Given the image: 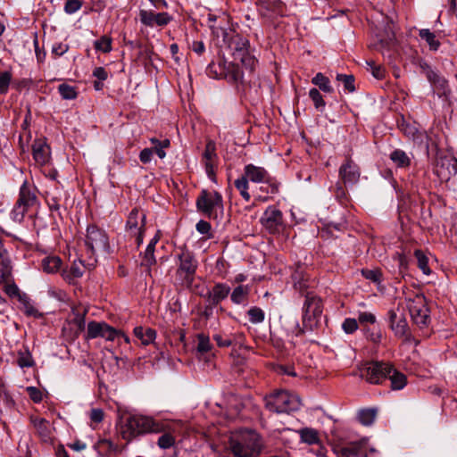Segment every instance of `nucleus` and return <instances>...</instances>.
I'll return each instance as SVG.
<instances>
[{
	"instance_id": "nucleus-1",
	"label": "nucleus",
	"mask_w": 457,
	"mask_h": 457,
	"mask_svg": "<svg viewBox=\"0 0 457 457\" xmlns=\"http://www.w3.org/2000/svg\"><path fill=\"white\" fill-rule=\"evenodd\" d=\"M167 423L152 416L135 414L128 417L120 428L123 439L130 441L133 438L146 434H160L167 428Z\"/></svg>"
},
{
	"instance_id": "nucleus-2",
	"label": "nucleus",
	"mask_w": 457,
	"mask_h": 457,
	"mask_svg": "<svg viewBox=\"0 0 457 457\" xmlns=\"http://www.w3.org/2000/svg\"><path fill=\"white\" fill-rule=\"evenodd\" d=\"M226 447L235 457H254L259 453L262 443L256 432L243 430L232 434Z\"/></svg>"
},
{
	"instance_id": "nucleus-3",
	"label": "nucleus",
	"mask_w": 457,
	"mask_h": 457,
	"mask_svg": "<svg viewBox=\"0 0 457 457\" xmlns=\"http://www.w3.org/2000/svg\"><path fill=\"white\" fill-rule=\"evenodd\" d=\"M266 408L276 413H289L299 410L301 400L298 395L286 390L276 391L265 397Z\"/></svg>"
},
{
	"instance_id": "nucleus-4",
	"label": "nucleus",
	"mask_w": 457,
	"mask_h": 457,
	"mask_svg": "<svg viewBox=\"0 0 457 457\" xmlns=\"http://www.w3.org/2000/svg\"><path fill=\"white\" fill-rule=\"evenodd\" d=\"M198 212L210 219H217L224 211L223 199L217 191L204 189L196 199Z\"/></svg>"
},
{
	"instance_id": "nucleus-5",
	"label": "nucleus",
	"mask_w": 457,
	"mask_h": 457,
	"mask_svg": "<svg viewBox=\"0 0 457 457\" xmlns=\"http://www.w3.org/2000/svg\"><path fill=\"white\" fill-rule=\"evenodd\" d=\"M197 266L198 263L194 255L188 251H183L179 255L176 283L182 287L189 288L194 282Z\"/></svg>"
},
{
	"instance_id": "nucleus-6",
	"label": "nucleus",
	"mask_w": 457,
	"mask_h": 457,
	"mask_svg": "<svg viewBox=\"0 0 457 457\" xmlns=\"http://www.w3.org/2000/svg\"><path fill=\"white\" fill-rule=\"evenodd\" d=\"M322 309L323 305L321 299L312 293H307L303 307V328H299L296 335L303 333L304 329L312 330L317 326L318 319L322 314Z\"/></svg>"
},
{
	"instance_id": "nucleus-7",
	"label": "nucleus",
	"mask_w": 457,
	"mask_h": 457,
	"mask_svg": "<svg viewBox=\"0 0 457 457\" xmlns=\"http://www.w3.org/2000/svg\"><path fill=\"white\" fill-rule=\"evenodd\" d=\"M412 321L420 328L427 327L430 322L429 310L427 305L426 298L421 295H417L409 299L407 303Z\"/></svg>"
},
{
	"instance_id": "nucleus-8",
	"label": "nucleus",
	"mask_w": 457,
	"mask_h": 457,
	"mask_svg": "<svg viewBox=\"0 0 457 457\" xmlns=\"http://www.w3.org/2000/svg\"><path fill=\"white\" fill-rule=\"evenodd\" d=\"M85 245L92 255L109 249V238L104 230L96 225H89L87 228Z\"/></svg>"
},
{
	"instance_id": "nucleus-9",
	"label": "nucleus",
	"mask_w": 457,
	"mask_h": 457,
	"mask_svg": "<svg viewBox=\"0 0 457 457\" xmlns=\"http://www.w3.org/2000/svg\"><path fill=\"white\" fill-rule=\"evenodd\" d=\"M391 366L386 362H370L361 370V376L370 384H380L387 378Z\"/></svg>"
},
{
	"instance_id": "nucleus-10",
	"label": "nucleus",
	"mask_w": 457,
	"mask_h": 457,
	"mask_svg": "<svg viewBox=\"0 0 457 457\" xmlns=\"http://www.w3.org/2000/svg\"><path fill=\"white\" fill-rule=\"evenodd\" d=\"M368 440L363 438L360 441L350 442L344 445H338L336 452L339 457H372L377 451L370 448L369 453H365Z\"/></svg>"
},
{
	"instance_id": "nucleus-11",
	"label": "nucleus",
	"mask_w": 457,
	"mask_h": 457,
	"mask_svg": "<svg viewBox=\"0 0 457 457\" xmlns=\"http://www.w3.org/2000/svg\"><path fill=\"white\" fill-rule=\"evenodd\" d=\"M145 222V215L137 209H133L127 220V230L132 236L136 237V241L139 245L143 242V231Z\"/></svg>"
},
{
	"instance_id": "nucleus-12",
	"label": "nucleus",
	"mask_w": 457,
	"mask_h": 457,
	"mask_svg": "<svg viewBox=\"0 0 457 457\" xmlns=\"http://www.w3.org/2000/svg\"><path fill=\"white\" fill-rule=\"evenodd\" d=\"M261 220L270 233H279L283 228L282 212L273 206L266 209Z\"/></svg>"
},
{
	"instance_id": "nucleus-13",
	"label": "nucleus",
	"mask_w": 457,
	"mask_h": 457,
	"mask_svg": "<svg viewBox=\"0 0 457 457\" xmlns=\"http://www.w3.org/2000/svg\"><path fill=\"white\" fill-rule=\"evenodd\" d=\"M217 160L216 144L213 140H208L203 153V162L208 178L213 182H216Z\"/></svg>"
},
{
	"instance_id": "nucleus-14",
	"label": "nucleus",
	"mask_w": 457,
	"mask_h": 457,
	"mask_svg": "<svg viewBox=\"0 0 457 457\" xmlns=\"http://www.w3.org/2000/svg\"><path fill=\"white\" fill-rule=\"evenodd\" d=\"M162 421L167 423V428L160 432L162 435L158 438L157 445L162 449H169L175 444V434L177 433L180 423L179 421H171L167 420H162Z\"/></svg>"
},
{
	"instance_id": "nucleus-15",
	"label": "nucleus",
	"mask_w": 457,
	"mask_h": 457,
	"mask_svg": "<svg viewBox=\"0 0 457 457\" xmlns=\"http://www.w3.org/2000/svg\"><path fill=\"white\" fill-rule=\"evenodd\" d=\"M140 21L148 27L165 26L171 18L167 12H154L152 11L141 10L139 12Z\"/></svg>"
},
{
	"instance_id": "nucleus-16",
	"label": "nucleus",
	"mask_w": 457,
	"mask_h": 457,
	"mask_svg": "<svg viewBox=\"0 0 457 457\" xmlns=\"http://www.w3.org/2000/svg\"><path fill=\"white\" fill-rule=\"evenodd\" d=\"M32 155L38 165L43 166L49 162L51 156L50 147L45 138L34 140L32 144Z\"/></svg>"
},
{
	"instance_id": "nucleus-17",
	"label": "nucleus",
	"mask_w": 457,
	"mask_h": 457,
	"mask_svg": "<svg viewBox=\"0 0 457 457\" xmlns=\"http://www.w3.org/2000/svg\"><path fill=\"white\" fill-rule=\"evenodd\" d=\"M436 172L442 179H449L451 175L457 173V159L447 156L440 157L436 162Z\"/></svg>"
},
{
	"instance_id": "nucleus-18",
	"label": "nucleus",
	"mask_w": 457,
	"mask_h": 457,
	"mask_svg": "<svg viewBox=\"0 0 457 457\" xmlns=\"http://www.w3.org/2000/svg\"><path fill=\"white\" fill-rule=\"evenodd\" d=\"M339 176L343 182L346 184H355L360 179V170L358 166L351 160H347L339 169Z\"/></svg>"
},
{
	"instance_id": "nucleus-19",
	"label": "nucleus",
	"mask_w": 457,
	"mask_h": 457,
	"mask_svg": "<svg viewBox=\"0 0 457 457\" xmlns=\"http://www.w3.org/2000/svg\"><path fill=\"white\" fill-rule=\"evenodd\" d=\"M247 180L253 183H264L269 182L270 175L268 171L259 166L253 164H247L244 168V175Z\"/></svg>"
},
{
	"instance_id": "nucleus-20",
	"label": "nucleus",
	"mask_w": 457,
	"mask_h": 457,
	"mask_svg": "<svg viewBox=\"0 0 457 457\" xmlns=\"http://www.w3.org/2000/svg\"><path fill=\"white\" fill-rule=\"evenodd\" d=\"M390 328L397 337H403L408 330V323L403 313L391 310L389 312Z\"/></svg>"
},
{
	"instance_id": "nucleus-21",
	"label": "nucleus",
	"mask_w": 457,
	"mask_h": 457,
	"mask_svg": "<svg viewBox=\"0 0 457 457\" xmlns=\"http://www.w3.org/2000/svg\"><path fill=\"white\" fill-rule=\"evenodd\" d=\"M230 292V287L224 283H217L207 293V299L212 305H217L219 303L226 299Z\"/></svg>"
},
{
	"instance_id": "nucleus-22",
	"label": "nucleus",
	"mask_w": 457,
	"mask_h": 457,
	"mask_svg": "<svg viewBox=\"0 0 457 457\" xmlns=\"http://www.w3.org/2000/svg\"><path fill=\"white\" fill-rule=\"evenodd\" d=\"M427 78L429 80V82L433 85L434 89L438 96H446L450 93L448 81L445 78L439 76V74H437L434 71L429 70L427 72Z\"/></svg>"
},
{
	"instance_id": "nucleus-23",
	"label": "nucleus",
	"mask_w": 457,
	"mask_h": 457,
	"mask_svg": "<svg viewBox=\"0 0 457 457\" xmlns=\"http://www.w3.org/2000/svg\"><path fill=\"white\" fill-rule=\"evenodd\" d=\"M17 202L22 204L23 206L27 207L28 209H30L37 205V197L35 194V189L32 187L29 186L27 182H25L21 186L20 189L19 199Z\"/></svg>"
},
{
	"instance_id": "nucleus-24",
	"label": "nucleus",
	"mask_w": 457,
	"mask_h": 457,
	"mask_svg": "<svg viewBox=\"0 0 457 457\" xmlns=\"http://www.w3.org/2000/svg\"><path fill=\"white\" fill-rule=\"evenodd\" d=\"M249 42L247 39L237 35L231 38L229 47L232 50L234 60H237L240 56L248 52Z\"/></svg>"
},
{
	"instance_id": "nucleus-25",
	"label": "nucleus",
	"mask_w": 457,
	"mask_h": 457,
	"mask_svg": "<svg viewBox=\"0 0 457 457\" xmlns=\"http://www.w3.org/2000/svg\"><path fill=\"white\" fill-rule=\"evenodd\" d=\"M62 259L57 255H46L41 260V269L44 272L52 274L61 270Z\"/></svg>"
},
{
	"instance_id": "nucleus-26",
	"label": "nucleus",
	"mask_w": 457,
	"mask_h": 457,
	"mask_svg": "<svg viewBox=\"0 0 457 457\" xmlns=\"http://www.w3.org/2000/svg\"><path fill=\"white\" fill-rule=\"evenodd\" d=\"M224 75L227 79L232 82H242L244 73L238 64L234 62L224 63Z\"/></svg>"
},
{
	"instance_id": "nucleus-27",
	"label": "nucleus",
	"mask_w": 457,
	"mask_h": 457,
	"mask_svg": "<svg viewBox=\"0 0 457 457\" xmlns=\"http://www.w3.org/2000/svg\"><path fill=\"white\" fill-rule=\"evenodd\" d=\"M12 275L11 261L6 250L0 245V279L7 280Z\"/></svg>"
},
{
	"instance_id": "nucleus-28",
	"label": "nucleus",
	"mask_w": 457,
	"mask_h": 457,
	"mask_svg": "<svg viewBox=\"0 0 457 457\" xmlns=\"http://www.w3.org/2000/svg\"><path fill=\"white\" fill-rule=\"evenodd\" d=\"M387 378L391 381L393 390H401L407 384L406 376L396 370L393 366H391Z\"/></svg>"
},
{
	"instance_id": "nucleus-29",
	"label": "nucleus",
	"mask_w": 457,
	"mask_h": 457,
	"mask_svg": "<svg viewBox=\"0 0 457 457\" xmlns=\"http://www.w3.org/2000/svg\"><path fill=\"white\" fill-rule=\"evenodd\" d=\"M134 335L137 337L143 345H150L156 337V332L154 329L144 327H136L134 328Z\"/></svg>"
},
{
	"instance_id": "nucleus-30",
	"label": "nucleus",
	"mask_w": 457,
	"mask_h": 457,
	"mask_svg": "<svg viewBox=\"0 0 457 457\" xmlns=\"http://www.w3.org/2000/svg\"><path fill=\"white\" fill-rule=\"evenodd\" d=\"M31 422L35 428L37 429L39 436L44 440H47L50 436L49 422L46 420L39 417H32Z\"/></svg>"
},
{
	"instance_id": "nucleus-31",
	"label": "nucleus",
	"mask_w": 457,
	"mask_h": 457,
	"mask_svg": "<svg viewBox=\"0 0 457 457\" xmlns=\"http://www.w3.org/2000/svg\"><path fill=\"white\" fill-rule=\"evenodd\" d=\"M84 273L83 264L81 262H74L69 270H62V278L71 282L73 279L80 278Z\"/></svg>"
},
{
	"instance_id": "nucleus-32",
	"label": "nucleus",
	"mask_w": 457,
	"mask_h": 457,
	"mask_svg": "<svg viewBox=\"0 0 457 457\" xmlns=\"http://www.w3.org/2000/svg\"><path fill=\"white\" fill-rule=\"evenodd\" d=\"M390 159L397 167L400 168H405L410 166L411 164V159L409 158L407 154L401 149H396L393 151L390 154Z\"/></svg>"
},
{
	"instance_id": "nucleus-33",
	"label": "nucleus",
	"mask_w": 457,
	"mask_h": 457,
	"mask_svg": "<svg viewBox=\"0 0 457 457\" xmlns=\"http://www.w3.org/2000/svg\"><path fill=\"white\" fill-rule=\"evenodd\" d=\"M312 83L317 86L320 90L325 93H332L333 87L330 84V80L323 73H317L312 79Z\"/></svg>"
},
{
	"instance_id": "nucleus-34",
	"label": "nucleus",
	"mask_w": 457,
	"mask_h": 457,
	"mask_svg": "<svg viewBox=\"0 0 457 457\" xmlns=\"http://www.w3.org/2000/svg\"><path fill=\"white\" fill-rule=\"evenodd\" d=\"M301 440L308 445L319 444L320 437L316 429L305 428L299 431Z\"/></svg>"
},
{
	"instance_id": "nucleus-35",
	"label": "nucleus",
	"mask_w": 457,
	"mask_h": 457,
	"mask_svg": "<svg viewBox=\"0 0 457 457\" xmlns=\"http://www.w3.org/2000/svg\"><path fill=\"white\" fill-rule=\"evenodd\" d=\"M377 416V410L373 408L362 409L358 412V420L364 426L371 425Z\"/></svg>"
},
{
	"instance_id": "nucleus-36",
	"label": "nucleus",
	"mask_w": 457,
	"mask_h": 457,
	"mask_svg": "<svg viewBox=\"0 0 457 457\" xmlns=\"http://www.w3.org/2000/svg\"><path fill=\"white\" fill-rule=\"evenodd\" d=\"M249 292L250 288L248 286H238L234 288L231 294V301L236 304H240L246 300Z\"/></svg>"
},
{
	"instance_id": "nucleus-37",
	"label": "nucleus",
	"mask_w": 457,
	"mask_h": 457,
	"mask_svg": "<svg viewBox=\"0 0 457 457\" xmlns=\"http://www.w3.org/2000/svg\"><path fill=\"white\" fill-rule=\"evenodd\" d=\"M420 37L427 42L430 50L436 51L440 46V42L436 38V35L428 29L420 30Z\"/></svg>"
},
{
	"instance_id": "nucleus-38",
	"label": "nucleus",
	"mask_w": 457,
	"mask_h": 457,
	"mask_svg": "<svg viewBox=\"0 0 457 457\" xmlns=\"http://www.w3.org/2000/svg\"><path fill=\"white\" fill-rule=\"evenodd\" d=\"M95 448L99 453L103 455H107L112 452L117 451L118 446L115 444H113L111 440L104 438L100 439L95 445Z\"/></svg>"
},
{
	"instance_id": "nucleus-39",
	"label": "nucleus",
	"mask_w": 457,
	"mask_h": 457,
	"mask_svg": "<svg viewBox=\"0 0 457 457\" xmlns=\"http://www.w3.org/2000/svg\"><path fill=\"white\" fill-rule=\"evenodd\" d=\"M295 287L300 291H303L307 287L306 279H304V267L298 266L292 274Z\"/></svg>"
},
{
	"instance_id": "nucleus-40",
	"label": "nucleus",
	"mask_w": 457,
	"mask_h": 457,
	"mask_svg": "<svg viewBox=\"0 0 457 457\" xmlns=\"http://www.w3.org/2000/svg\"><path fill=\"white\" fill-rule=\"evenodd\" d=\"M197 339V345H196V351L200 354H205L209 353L212 350V344L210 342L209 336L200 333L196 337Z\"/></svg>"
},
{
	"instance_id": "nucleus-41",
	"label": "nucleus",
	"mask_w": 457,
	"mask_h": 457,
	"mask_svg": "<svg viewBox=\"0 0 457 457\" xmlns=\"http://www.w3.org/2000/svg\"><path fill=\"white\" fill-rule=\"evenodd\" d=\"M105 322H96L91 321L87 325V337L96 338L102 337L104 332V327H105Z\"/></svg>"
},
{
	"instance_id": "nucleus-42",
	"label": "nucleus",
	"mask_w": 457,
	"mask_h": 457,
	"mask_svg": "<svg viewBox=\"0 0 457 457\" xmlns=\"http://www.w3.org/2000/svg\"><path fill=\"white\" fill-rule=\"evenodd\" d=\"M17 363L21 368H30L34 365V360L28 349L18 352Z\"/></svg>"
},
{
	"instance_id": "nucleus-43",
	"label": "nucleus",
	"mask_w": 457,
	"mask_h": 457,
	"mask_svg": "<svg viewBox=\"0 0 457 457\" xmlns=\"http://www.w3.org/2000/svg\"><path fill=\"white\" fill-rule=\"evenodd\" d=\"M235 187L246 202L250 201L251 195L248 192V180L244 176L235 180Z\"/></svg>"
},
{
	"instance_id": "nucleus-44",
	"label": "nucleus",
	"mask_w": 457,
	"mask_h": 457,
	"mask_svg": "<svg viewBox=\"0 0 457 457\" xmlns=\"http://www.w3.org/2000/svg\"><path fill=\"white\" fill-rule=\"evenodd\" d=\"M414 255L418 262V267L422 270L425 275H429L431 270L428 266V259L421 250H416Z\"/></svg>"
},
{
	"instance_id": "nucleus-45",
	"label": "nucleus",
	"mask_w": 457,
	"mask_h": 457,
	"mask_svg": "<svg viewBox=\"0 0 457 457\" xmlns=\"http://www.w3.org/2000/svg\"><path fill=\"white\" fill-rule=\"evenodd\" d=\"M237 61H239L242 65L248 70L250 72H253L258 64L256 58L250 54L248 52L244 55L240 56Z\"/></svg>"
},
{
	"instance_id": "nucleus-46",
	"label": "nucleus",
	"mask_w": 457,
	"mask_h": 457,
	"mask_svg": "<svg viewBox=\"0 0 457 457\" xmlns=\"http://www.w3.org/2000/svg\"><path fill=\"white\" fill-rule=\"evenodd\" d=\"M58 92L60 93L61 96L65 100L75 99L78 96L76 88L68 84H61L58 87Z\"/></svg>"
},
{
	"instance_id": "nucleus-47",
	"label": "nucleus",
	"mask_w": 457,
	"mask_h": 457,
	"mask_svg": "<svg viewBox=\"0 0 457 457\" xmlns=\"http://www.w3.org/2000/svg\"><path fill=\"white\" fill-rule=\"evenodd\" d=\"M309 96L312 99V101L313 102L315 108L317 110L322 112L325 108L326 103L323 100V97H322L321 94L320 93V91L317 88L313 87V88L310 89Z\"/></svg>"
},
{
	"instance_id": "nucleus-48",
	"label": "nucleus",
	"mask_w": 457,
	"mask_h": 457,
	"mask_svg": "<svg viewBox=\"0 0 457 457\" xmlns=\"http://www.w3.org/2000/svg\"><path fill=\"white\" fill-rule=\"evenodd\" d=\"M361 274L366 279H369L375 284L379 285L382 281V272L379 269H363L361 270Z\"/></svg>"
},
{
	"instance_id": "nucleus-49",
	"label": "nucleus",
	"mask_w": 457,
	"mask_h": 457,
	"mask_svg": "<svg viewBox=\"0 0 457 457\" xmlns=\"http://www.w3.org/2000/svg\"><path fill=\"white\" fill-rule=\"evenodd\" d=\"M155 257H154V248L152 246L147 245L145 253L143 255V259L141 262V265L146 267L149 269L152 265L155 263Z\"/></svg>"
},
{
	"instance_id": "nucleus-50",
	"label": "nucleus",
	"mask_w": 457,
	"mask_h": 457,
	"mask_svg": "<svg viewBox=\"0 0 457 457\" xmlns=\"http://www.w3.org/2000/svg\"><path fill=\"white\" fill-rule=\"evenodd\" d=\"M29 209H28L27 207L23 206L22 204H19L18 202L15 204L12 212H11V216H12V219L14 220V221H17V222H21L22 221L24 216H25V213L29 211Z\"/></svg>"
},
{
	"instance_id": "nucleus-51",
	"label": "nucleus",
	"mask_w": 457,
	"mask_h": 457,
	"mask_svg": "<svg viewBox=\"0 0 457 457\" xmlns=\"http://www.w3.org/2000/svg\"><path fill=\"white\" fill-rule=\"evenodd\" d=\"M337 80L341 81L344 85V87L348 92H353L354 87V78L353 75H345V74H337Z\"/></svg>"
},
{
	"instance_id": "nucleus-52",
	"label": "nucleus",
	"mask_w": 457,
	"mask_h": 457,
	"mask_svg": "<svg viewBox=\"0 0 457 457\" xmlns=\"http://www.w3.org/2000/svg\"><path fill=\"white\" fill-rule=\"evenodd\" d=\"M95 47L103 53H109L112 50V39L104 36L95 42Z\"/></svg>"
},
{
	"instance_id": "nucleus-53",
	"label": "nucleus",
	"mask_w": 457,
	"mask_h": 457,
	"mask_svg": "<svg viewBox=\"0 0 457 457\" xmlns=\"http://www.w3.org/2000/svg\"><path fill=\"white\" fill-rule=\"evenodd\" d=\"M247 314L252 323H261L264 320V312L261 308L252 307L248 310Z\"/></svg>"
},
{
	"instance_id": "nucleus-54",
	"label": "nucleus",
	"mask_w": 457,
	"mask_h": 457,
	"mask_svg": "<svg viewBox=\"0 0 457 457\" xmlns=\"http://www.w3.org/2000/svg\"><path fill=\"white\" fill-rule=\"evenodd\" d=\"M12 80V74L9 71L0 73V95L7 93Z\"/></svg>"
},
{
	"instance_id": "nucleus-55",
	"label": "nucleus",
	"mask_w": 457,
	"mask_h": 457,
	"mask_svg": "<svg viewBox=\"0 0 457 457\" xmlns=\"http://www.w3.org/2000/svg\"><path fill=\"white\" fill-rule=\"evenodd\" d=\"M82 6V2L79 0H66L64 4V12L68 14H73L78 12Z\"/></svg>"
},
{
	"instance_id": "nucleus-56",
	"label": "nucleus",
	"mask_w": 457,
	"mask_h": 457,
	"mask_svg": "<svg viewBox=\"0 0 457 457\" xmlns=\"http://www.w3.org/2000/svg\"><path fill=\"white\" fill-rule=\"evenodd\" d=\"M10 278L11 277L7 280H4L5 282L4 292L11 297L19 296L20 300H21L18 287L14 283L11 282Z\"/></svg>"
},
{
	"instance_id": "nucleus-57",
	"label": "nucleus",
	"mask_w": 457,
	"mask_h": 457,
	"mask_svg": "<svg viewBox=\"0 0 457 457\" xmlns=\"http://www.w3.org/2000/svg\"><path fill=\"white\" fill-rule=\"evenodd\" d=\"M26 391L29 398L36 403H40L43 400V393L36 386H28Z\"/></svg>"
},
{
	"instance_id": "nucleus-58",
	"label": "nucleus",
	"mask_w": 457,
	"mask_h": 457,
	"mask_svg": "<svg viewBox=\"0 0 457 457\" xmlns=\"http://www.w3.org/2000/svg\"><path fill=\"white\" fill-rule=\"evenodd\" d=\"M343 330L347 334H352L358 328V322L355 319L347 318L342 324Z\"/></svg>"
},
{
	"instance_id": "nucleus-59",
	"label": "nucleus",
	"mask_w": 457,
	"mask_h": 457,
	"mask_svg": "<svg viewBox=\"0 0 457 457\" xmlns=\"http://www.w3.org/2000/svg\"><path fill=\"white\" fill-rule=\"evenodd\" d=\"M170 143L169 139L162 140V144L154 145L152 149L154 154H156L160 159H163L166 156L165 148L170 146Z\"/></svg>"
},
{
	"instance_id": "nucleus-60",
	"label": "nucleus",
	"mask_w": 457,
	"mask_h": 457,
	"mask_svg": "<svg viewBox=\"0 0 457 457\" xmlns=\"http://www.w3.org/2000/svg\"><path fill=\"white\" fill-rule=\"evenodd\" d=\"M119 330H116L106 323L105 327H104L102 337L109 341H113L116 337H119Z\"/></svg>"
},
{
	"instance_id": "nucleus-61",
	"label": "nucleus",
	"mask_w": 457,
	"mask_h": 457,
	"mask_svg": "<svg viewBox=\"0 0 457 457\" xmlns=\"http://www.w3.org/2000/svg\"><path fill=\"white\" fill-rule=\"evenodd\" d=\"M104 413L102 409L94 408L90 411L89 418L92 423L99 424L103 421Z\"/></svg>"
},
{
	"instance_id": "nucleus-62",
	"label": "nucleus",
	"mask_w": 457,
	"mask_h": 457,
	"mask_svg": "<svg viewBox=\"0 0 457 457\" xmlns=\"http://www.w3.org/2000/svg\"><path fill=\"white\" fill-rule=\"evenodd\" d=\"M358 320L361 324H374L376 322V316L371 312H360L358 315Z\"/></svg>"
},
{
	"instance_id": "nucleus-63",
	"label": "nucleus",
	"mask_w": 457,
	"mask_h": 457,
	"mask_svg": "<svg viewBox=\"0 0 457 457\" xmlns=\"http://www.w3.org/2000/svg\"><path fill=\"white\" fill-rule=\"evenodd\" d=\"M263 185L260 187V190L262 192H265L267 194H277L278 192V187L276 183L272 182L270 180V178L269 179V182L262 183Z\"/></svg>"
},
{
	"instance_id": "nucleus-64",
	"label": "nucleus",
	"mask_w": 457,
	"mask_h": 457,
	"mask_svg": "<svg viewBox=\"0 0 457 457\" xmlns=\"http://www.w3.org/2000/svg\"><path fill=\"white\" fill-rule=\"evenodd\" d=\"M394 259L395 261H397L398 265H399V270L401 272H403V270H405L407 269L408 260H407V257L403 253H396L394 256Z\"/></svg>"
}]
</instances>
